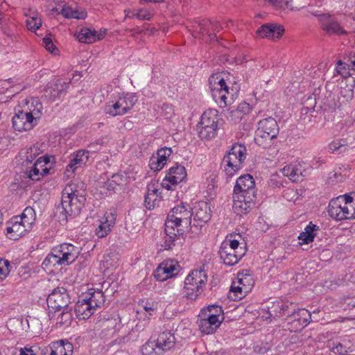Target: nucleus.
<instances>
[{
    "mask_svg": "<svg viewBox=\"0 0 355 355\" xmlns=\"http://www.w3.org/2000/svg\"><path fill=\"white\" fill-rule=\"evenodd\" d=\"M78 186L74 184H69L65 187L62 193L61 207L62 214L65 220L68 217L73 218L79 215L86 201V191L85 189H78Z\"/></svg>",
    "mask_w": 355,
    "mask_h": 355,
    "instance_id": "obj_1",
    "label": "nucleus"
},
{
    "mask_svg": "<svg viewBox=\"0 0 355 355\" xmlns=\"http://www.w3.org/2000/svg\"><path fill=\"white\" fill-rule=\"evenodd\" d=\"M209 83L212 98L220 107H225L234 101L239 87L230 88L220 74L211 76L209 78Z\"/></svg>",
    "mask_w": 355,
    "mask_h": 355,
    "instance_id": "obj_2",
    "label": "nucleus"
},
{
    "mask_svg": "<svg viewBox=\"0 0 355 355\" xmlns=\"http://www.w3.org/2000/svg\"><path fill=\"white\" fill-rule=\"evenodd\" d=\"M246 148L244 145L234 144L224 155L221 166L226 178H232L239 170L246 158Z\"/></svg>",
    "mask_w": 355,
    "mask_h": 355,
    "instance_id": "obj_3",
    "label": "nucleus"
},
{
    "mask_svg": "<svg viewBox=\"0 0 355 355\" xmlns=\"http://www.w3.org/2000/svg\"><path fill=\"white\" fill-rule=\"evenodd\" d=\"M207 276L203 270H193L186 277L183 288L184 296L196 300L204 291Z\"/></svg>",
    "mask_w": 355,
    "mask_h": 355,
    "instance_id": "obj_4",
    "label": "nucleus"
},
{
    "mask_svg": "<svg viewBox=\"0 0 355 355\" xmlns=\"http://www.w3.org/2000/svg\"><path fill=\"white\" fill-rule=\"evenodd\" d=\"M192 208L188 204L181 203L173 207L168 214L165 226L167 227V231L172 230V227L179 229L180 226L189 227L191 223Z\"/></svg>",
    "mask_w": 355,
    "mask_h": 355,
    "instance_id": "obj_5",
    "label": "nucleus"
},
{
    "mask_svg": "<svg viewBox=\"0 0 355 355\" xmlns=\"http://www.w3.org/2000/svg\"><path fill=\"white\" fill-rule=\"evenodd\" d=\"M218 111L209 109L203 112L197 125L198 135L202 139H210L217 135L218 123Z\"/></svg>",
    "mask_w": 355,
    "mask_h": 355,
    "instance_id": "obj_6",
    "label": "nucleus"
},
{
    "mask_svg": "<svg viewBox=\"0 0 355 355\" xmlns=\"http://www.w3.org/2000/svg\"><path fill=\"white\" fill-rule=\"evenodd\" d=\"M138 98L134 93H126L120 96L117 100L107 104L105 112L112 116H123L132 109Z\"/></svg>",
    "mask_w": 355,
    "mask_h": 355,
    "instance_id": "obj_7",
    "label": "nucleus"
},
{
    "mask_svg": "<svg viewBox=\"0 0 355 355\" xmlns=\"http://www.w3.org/2000/svg\"><path fill=\"white\" fill-rule=\"evenodd\" d=\"M49 312H59L70 307L71 298L64 287H58L50 293L46 299Z\"/></svg>",
    "mask_w": 355,
    "mask_h": 355,
    "instance_id": "obj_8",
    "label": "nucleus"
},
{
    "mask_svg": "<svg viewBox=\"0 0 355 355\" xmlns=\"http://www.w3.org/2000/svg\"><path fill=\"white\" fill-rule=\"evenodd\" d=\"M290 315H287V327L290 331L297 332L308 325L311 320V315L305 309L291 308Z\"/></svg>",
    "mask_w": 355,
    "mask_h": 355,
    "instance_id": "obj_9",
    "label": "nucleus"
},
{
    "mask_svg": "<svg viewBox=\"0 0 355 355\" xmlns=\"http://www.w3.org/2000/svg\"><path fill=\"white\" fill-rule=\"evenodd\" d=\"M12 122L15 130L27 131L31 130L37 124V118L33 116L31 112L18 109L15 110Z\"/></svg>",
    "mask_w": 355,
    "mask_h": 355,
    "instance_id": "obj_10",
    "label": "nucleus"
},
{
    "mask_svg": "<svg viewBox=\"0 0 355 355\" xmlns=\"http://www.w3.org/2000/svg\"><path fill=\"white\" fill-rule=\"evenodd\" d=\"M192 216L193 225L202 227L211 219V209L209 204L204 201L196 202L192 208Z\"/></svg>",
    "mask_w": 355,
    "mask_h": 355,
    "instance_id": "obj_11",
    "label": "nucleus"
},
{
    "mask_svg": "<svg viewBox=\"0 0 355 355\" xmlns=\"http://www.w3.org/2000/svg\"><path fill=\"white\" fill-rule=\"evenodd\" d=\"M218 253L224 264L232 266L236 265L244 256L245 250L242 248H240V251L232 250L230 247L227 246V242H225L221 244Z\"/></svg>",
    "mask_w": 355,
    "mask_h": 355,
    "instance_id": "obj_12",
    "label": "nucleus"
},
{
    "mask_svg": "<svg viewBox=\"0 0 355 355\" xmlns=\"http://www.w3.org/2000/svg\"><path fill=\"white\" fill-rule=\"evenodd\" d=\"M318 21L321 28L328 35L346 33V31L340 26L336 18L329 14H320Z\"/></svg>",
    "mask_w": 355,
    "mask_h": 355,
    "instance_id": "obj_13",
    "label": "nucleus"
},
{
    "mask_svg": "<svg viewBox=\"0 0 355 355\" xmlns=\"http://www.w3.org/2000/svg\"><path fill=\"white\" fill-rule=\"evenodd\" d=\"M55 252L58 253L64 265H69L77 259L79 249L71 243H62L55 248Z\"/></svg>",
    "mask_w": 355,
    "mask_h": 355,
    "instance_id": "obj_14",
    "label": "nucleus"
},
{
    "mask_svg": "<svg viewBox=\"0 0 355 355\" xmlns=\"http://www.w3.org/2000/svg\"><path fill=\"white\" fill-rule=\"evenodd\" d=\"M70 82L62 81L57 79L49 83L45 89V95L51 101H55L61 98L69 87Z\"/></svg>",
    "mask_w": 355,
    "mask_h": 355,
    "instance_id": "obj_15",
    "label": "nucleus"
},
{
    "mask_svg": "<svg viewBox=\"0 0 355 355\" xmlns=\"http://www.w3.org/2000/svg\"><path fill=\"white\" fill-rule=\"evenodd\" d=\"M11 223V226L6 228V235L8 239L14 241L23 236L31 229L25 222L19 219V216H14Z\"/></svg>",
    "mask_w": 355,
    "mask_h": 355,
    "instance_id": "obj_16",
    "label": "nucleus"
},
{
    "mask_svg": "<svg viewBox=\"0 0 355 355\" xmlns=\"http://www.w3.org/2000/svg\"><path fill=\"white\" fill-rule=\"evenodd\" d=\"M284 32L283 26L276 24H266L257 31L261 37H266L272 40L279 39Z\"/></svg>",
    "mask_w": 355,
    "mask_h": 355,
    "instance_id": "obj_17",
    "label": "nucleus"
},
{
    "mask_svg": "<svg viewBox=\"0 0 355 355\" xmlns=\"http://www.w3.org/2000/svg\"><path fill=\"white\" fill-rule=\"evenodd\" d=\"M171 148H162L157 152L156 156H153L149 162L150 168L155 171H160L166 163L167 158L172 154Z\"/></svg>",
    "mask_w": 355,
    "mask_h": 355,
    "instance_id": "obj_18",
    "label": "nucleus"
},
{
    "mask_svg": "<svg viewBox=\"0 0 355 355\" xmlns=\"http://www.w3.org/2000/svg\"><path fill=\"white\" fill-rule=\"evenodd\" d=\"M243 280L248 281H252V277L250 275H243V274H238V282L239 284V286H231V294L233 293L234 295V297L233 298L232 296L231 297L234 300H236L237 299H241L244 294L248 293L249 291L251 290L252 284H245L243 283Z\"/></svg>",
    "mask_w": 355,
    "mask_h": 355,
    "instance_id": "obj_19",
    "label": "nucleus"
},
{
    "mask_svg": "<svg viewBox=\"0 0 355 355\" xmlns=\"http://www.w3.org/2000/svg\"><path fill=\"white\" fill-rule=\"evenodd\" d=\"M246 191L257 192L254 180L250 174L240 176L236 180L234 187V193H246Z\"/></svg>",
    "mask_w": 355,
    "mask_h": 355,
    "instance_id": "obj_20",
    "label": "nucleus"
},
{
    "mask_svg": "<svg viewBox=\"0 0 355 355\" xmlns=\"http://www.w3.org/2000/svg\"><path fill=\"white\" fill-rule=\"evenodd\" d=\"M167 227L165 226V233L166 237L164 241V249L171 250L172 248L177 244H182L184 240V230L172 227L170 231L171 234L167 231Z\"/></svg>",
    "mask_w": 355,
    "mask_h": 355,
    "instance_id": "obj_21",
    "label": "nucleus"
},
{
    "mask_svg": "<svg viewBox=\"0 0 355 355\" xmlns=\"http://www.w3.org/2000/svg\"><path fill=\"white\" fill-rule=\"evenodd\" d=\"M95 309L85 297H83L76 303L74 311L79 320H87L94 313Z\"/></svg>",
    "mask_w": 355,
    "mask_h": 355,
    "instance_id": "obj_22",
    "label": "nucleus"
},
{
    "mask_svg": "<svg viewBox=\"0 0 355 355\" xmlns=\"http://www.w3.org/2000/svg\"><path fill=\"white\" fill-rule=\"evenodd\" d=\"M116 218L112 213H106L100 220L98 226L96 229V234L98 238H103L111 231V228L115 223Z\"/></svg>",
    "mask_w": 355,
    "mask_h": 355,
    "instance_id": "obj_23",
    "label": "nucleus"
},
{
    "mask_svg": "<svg viewBox=\"0 0 355 355\" xmlns=\"http://www.w3.org/2000/svg\"><path fill=\"white\" fill-rule=\"evenodd\" d=\"M293 306V303L274 302L271 303V306H268V313L269 317L272 318L279 317L282 315H290L291 309Z\"/></svg>",
    "mask_w": 355,
    "mask_h": 355,
    "instance_id": "obj_24",
    "label": "nucleus"
},
{
    "mask_svg": "<svg viewBox=\"0 0 355 355\" xmlns=\"http://www.w3.org/2000/svg\"><path fill=\"white\" fill-rule=\"evenodd\" d=\"M72 306L65 308L59 312H49L50 320H56V324L69 326L73 319Z\"/></svg>",
    "mask_w": 355,
    "mask_h": 355,
    "instance_id": "obj_25",
    "label": "nucleus"
},
{
    "mask_svg": "<svg viewBox=\"0 0 355 355\" xmlns=\"http://www.w3.org/2000/svg\"><path fill=\"white\" fill-rule=\"evenodd\" d=\"M175 343L174 335L170 331L160 333L156 340V347L162 351L171 349Z\"/></svg>",
    "mask_w": 355,
    "mask_h": 355,
    "instance_id": "obj_26",
    "label": "nucleus"
},
{
    "mask_svg": "<svg viewBox=\"0 0 355 355\" xmlns=\"http://www.w3.org/2000/svg\"><path fill=\"white\" fill-rule=\"evenodd\" d=\"M89 159V150H78L74 157L71 159L66 167V171L74 172L76 168L85 164Z\"/></svg>",
    "mask_w": 355,
    "mask_h": 355,
    "instance_id": "obj_27",
    "label": "nucleus"
},
{
    "mask_svg": "<svg viewBox=\"0 0 355 355\" xmlns=\"http://www.w3.org/2000/svg\"><path fill=\"white\" fill-rule=\"evenodd\" d=\"M167 180L172 185H177L187 178V172L184 166L177 164L171 167L167 173Z\"/></svg>",
    "mask_w": 355,
    "mask_h": 355,
    "instance_id": "obj_28",
    "label": "nucleus"
},
{
    "mask_svg": "<svg viewBox=\"0 0 355 355\" xmlns=\"http://www.w3.org/2000/svg\"><path fill=\"white\" fill-rule=\"evenodd\" d=\"M119 257L118 253L113 250H107L100 263L101 269L106 271L118 266Z\"/></svg>",
    "mask_w": 355,
    "mask_h": 355,
    "instance_id": "obj_29",
    "label": "nucleus"
},
{
    "mask_svg": "<svg viewBox=\"0 0 355 355\" xmlns=\"http://www.w3.org/2000/svg\"><path fill=\"white\" fill-rule=\"evenodd\" d=\"M320 230L319 226L311 221L306 225L304 230L298 236V239L302 241L300 244H309L314 241L316 232Z\"/></svg>",
    "mask_w": 355,
    "mask_h": 355,
    "instance_id": "obj_30",
    "label": "nucleus"
},
{
    "mask_svg": "<svg viewBox=\"0 0 355 355\" xmlns=\"http://www.w3.org/2000/svg\"><path fill=\"white\" fill-rule=\"evenodd\" d=\"M258 129L268 132L272 137H277L279 132V126L274 118L268 117L259 122Z\"/></svg>",
    "mask_w": 355,
    "mask_h": 355,
    "instance_id": "obj_31",
    "label": "nucleus"
},
{
    "mask_svg": "<svg viewBox=\"0 0 355 355\" xmlns=\"http://www.w3.org/2000/svg\"><path fill=\"white\" fill-rule=\"evenodd\" d=\"M276 138L277 137H272L268 132H263L257 128L255 133L254 141L258 146L266 149L273 144V140Z\"/></svg>",
    "mask_w": 355,
    "mask_h": 355,
    "instance_id": "obj_32",
    "label": "nucleus"
},
{
    "mask_svg": "<svg viewBox=\"0 0 355 355\" xmlns=\"http://www.w3.org/2000/svg\"><path fill=\"white\" fill-rule=\"evenodd\" d=\"M342 201L340 198L333 199L328 206V214L334 219L337 220H343L344 214L342 213Z\"/></svg>",
    "mask_w": 355,
    "mask_h": 355,
    "instance_id": "obj_33",
    "label": "nucleus"
},
{
    "mask_svg": "<svg viewBox=\"0 0 355 355\" xmlns=\"http://www.w3.org/2000/svg\"><path fill=\"white\" fill-rule=\"evenodd\" d=\"M85 298L91 305H92V307L95 310L96 308L101 307L105 300L103 293L100 290L89 293Z\"/></svg>",
    "mask_w": 355,
    "mask_h": 355,
    "instance_id": "obj_34",
    "label": "nucleus"
},
{
    "mask_svg": "<svg viewBox=\"0 0 355 355\" xmlns=\"http://www.w3.org/2000/svg\"><path fill=\"white\" fill-rule=\"evenodd\" d=\"M200 318L198 321L199 329L201 333L204 334H211L214 333L220 324L216 323L214 324L211 320H209L205 317H200Z\"/></svg>",
    "mask_w": 355,
    "mask_h": 355,
    "instance_id": "obj_35",
    "label": "nucleus"
},
{
    "mask_svg": "<svg viewBox=\"0 0 355 355\" xmlns=\"http://www.w3.org/2000/svg\"><path fill=\"white\" fill-rule=\"evenodd\" d=\"M79 42L93 43L98 40L97 31L88 28H83L77 35Z\"/></svg>",
    "mask_w": 355,
    "mask_h": 355,
    "instance_id": "obj_36",
    "label": "nucleus"
},
{
    "mask_svg": "<svg viewBox=\"0 0 355 355\" xmlns=\"http://www.w3.org/2000/svg\"><path fill=\"white\" fill-rule=\"evenodd\" d=\"M283 174L285 176L295 182H301L302 178V173L300 168L297 166L289 165L286 166L283 168Z\"/></svg>",
    "mask_w": 355,
    "mask_h": 355,
    "instance_id": "obj_37",
    "label": "nucleus"
},
{
    "mask_svg": "<svg viewBox=\"0 0 355 355\" xmlns=\"http://www.w3.org/2000/svg\"><path fill=\"white\" fill-rule=\"evenodd\" d=\"M233 209L237 215L247 214L254 207V206H252L250 200L248 201L249 204H247L246 202H243V200H239L236 198H233Z\"/></svg>",
    "mask_w": 355,
    "mask_h": 355,
    "instance_id": "obj_38",
    "label": "nucleus"
},
{
    "mask_svg": "<svg viewBox=\"0 0 355 355\" xmlns=\"http://www.w3.org/2000/svg\"><path fill=\"white\" fill-rule=\"evenodd\" d=\"M211 26H212L211 21L203 19L199 21L197 26H195V31L201 34H207L210 40H214L216 37V35L211 33Z\"/></svg>",
    "mask_w": 355,
    "mask_h": 355,
    "instance_id": "obj_39",
    "label": "nucleus"
},
{
    "mask_svg": "<svg viewBox=\"0 0 355 355\" xmlns=\"http://www.w3.org/2000/svg\"><path fill=\"white\" fill-rule=\"evenodd\" d=\"M44 166L42 158H38L31 169L26 172L27 177L33 181L40 180L41 179V168Z\"/></svg>",
    "mask_w": 355,
    "mask_h": 355,
    "instance_id": "obj_40",
    "label": "nucleus"
},
{
    "mask_svg": "<svg viewBox=\"0 0 355 355\" xmlns=\"http://www.w3.org/2000/svg\"><path fill=\"white\" fill-rule=\"evenodd\" d=\"M329 148L331 153L341 154L348 150V144L346 139H336L329 144Z\"/></svg>",
    "mask_w": 355,
    "mask_h": 355,
    "instance_id": "obj_41",
    "label": "nucleus"
},
{
    "mask_svg": "<svg viewBox=\"0 0 355 355\" xmlns=\"http://www.w3.org/2000/svg\"><path fill=\"white\" fill-rule=\"evenodd\" d=\"M354 97V90L352 88L346 86L342 87L338 97L339 107L349 103Z\"/></svg>",
    "mask_w": 355,
    "mask_h": 355,
    "instance_id": "obj_42",
    "label": "nucleus"
},
{
    "mask_svg": "<svg viewBox=\"0 0 355 355\" xmlns=\"http://www.w3.org/2000/svg\"><path fill=\"white\" fill-rule=\"evenodd\" d=\"M35 218L36 214L35 210L31 207H26L21 216H19V219L25 222L28 227H31Z\"/></svg>",
    "mask_w": 355,
    "mask_h": 355,
    "instance_id": "obj_43",
    "label": "nucleus"
},
{
    "mask_svg": "<svg viewBox=\"0 0 355 355\" xmlns=\"http://www.w3.org/2000/svg\"><path fill=\"white\" fill-rule=\"evenodd\" d=\"M233 198H236L239 200H243V202H246L247 204H249L248 201L252 202V206H255V202L257 200V192H250L246 191V193H234Z\"/></svg>",
    "mask_w": 355,
    "mask_h": 355,
    "instance_id": "obj_44",
    "label": "nucleus"
},
{
    "mask_svg": "<svg viewBox=\"0 0 355 355\" xmlns=\"http://www.w3.org/2000/svg\"><path fill=\"white\" fill-rule=\"evenodd\" d=\"M61 257L59 256L58 253L55 252V248H53L51 253H49L46 259L44 261V264L46 266L47 265H52L53 266L58 265V266H62L64 263H62V261L61 260Z\"/></svg>",
    "mask_w": 355,
    "mask_h": 355,
    "instance_id": "obj_45",
    "label": "nucleus"
},
{
    "mask_svg": "<svg viewBox=\"0 0 355 355\" xmlns=\"http://www.w3.org/2000/svg\"><path fill=\"white\" fill-rule=\"evenodd\" d=\"M154 277L157 281L163 282L166 280L168 278H171V276L169 275L168 272V269H166L163 263H162L155 270L154 272Z\"/></svg>",
    "mask_w": 355,
    "mask_h": 355,
    "instance_id": "obj_46",
    "label": "nucleus"
},
{
    "mask_svg": "<svg viewBox=\"0 0 355 355\" xmlns=\"http://www.w3.org/2000/svg\"><path fill=\"white\" fill-rule=\"evenodd\" d=\"M10 263L8 260L0 258V282L3 281L9 275Z\"/></svg>",
    "mask_w": 355,
    "mask_h": 355,
    "instance_id": "obj_47",
    "label": "nucleus"
},
{
    "mask_svg": "<svg viewBox=\"0 0 355 355\" xmlns=\"http://www.w3.org/2000/svg\"><path fill=\"white\" fill-rule=\"evenodd\" d=\"M42 26V20L40 17H32L26 20L27 28L31 31L35 32Z\"/></svg>",
    "mask_w": 355,
    "mask_h": 355,
    "instance_id": "obj_48",
    "label": "nucleus"
},
{
    "mask_svg": "<svg viewBox=\"0 0 355 355\" xmlns=\"http://www.w3.org/2000/svg\"><path fill=\"white\" fill-rule=\"evenodd\" d=\"M166 269H168V272L171 277H174L179 271L178 263L174 260H168L162 262Z\"/></svg>",
    "mask_w": 355,
    "mask_h": 355,
    "instance_id": "obj_49",
    "label": "nucleus"
},
{
    "mask_svg": "<svg viewBox=\"0 0 355 355\" xmlns=\"http://www.w3.org/2000/svg\"><path fill=\"white\" fill-rule=\"evenodd\" d=\"M159 199L153 196V194L146 193L144 199V205L146 209L150 210L155 208L157 205Z\"/></svg>",
    "mask_w": 355,
    "mask_h": 355,
    "instance_id": "obj_50",
    "label": "nucleus"
},
{
    "mask_svg": "<svg viewBox=\"0 0 355 355\" xmlns=\"http://www.w3.org/2000/svg\"><path fill=\"white\" fill-rule=\"evenodd\" d=\"M40 351V348L38 346H31L27 345L25 347L20 348L19 355H38Z\"/></svg>",
    "mask_w": 355,
    "mask_h": 355,
    "instance_id": "obj_51",
    "label": "nucleus"
},
{
    "mask_svg": "<svg viewBox=\"0 0 355 355\" xmlns=\"http://www.w3.org/2000/svg\"><path fill=\"white\" fill-rule=\"evenodd\" d=\"M210 312L211 311L207 307H205L200 311L199 317H205L209 320H211L213 322L214 324L216 323H219V324H220L222 322V320L217 318L215 315Z\"/></svg>",
    "mask_w": 355,
    "mask_h": 355,
    "instance_id": "obj_52",
    "label": "nucleus"
},
{
    "mask_svg": "<svg viewBox=\"0 0 355 355\" xmlns=\"http://www.w3.org/2000/svg\"><path fill=\"white\" fill-rule=\"evenodd\" d=\"M155 347L156 344L154 342L148 341L141 347V352L143 355H157Z\"/></svg>",
    "mask_w": 355,
    "mask_h": 355,
    "instance_id": "obj_53",
    "label": "nucleus"
},
{
    "mask_svg": "<svg viewBox=\"0 0 355 355\" xmlns=\"http://www.w3.org/2000/svg\"><path fill=\"white\" fill-rule=\"evenodd\" d=\"M106 143L105 138L102 137L88 146L89 152L95 153L101 150V147Z\"/></svg>",
    "mask_w": 355,
    "mask_h": 355,
    "instance_id": "obj_54",
    "label": "nucleus"
},
{
    "mask_svg": "<svg viewBox=\"0 0 355 355\" xmlns=\"http://www.w3.org/2000/svg\"><path fill=\"white\" fill-rule=\"evenodd\" d=\"M243 116H244L243 114H242L236 108L231 110L229 113L230 119L234 123H237L240 122L243 119Z\"/></svg>",
    "mask_w": 355,
    "mask_h": 355,
    "instance_id": "obj_55",
    "label": "nucleus"
},
{
    "mask_svg": "<svg viewBox=\"0 0 355 355\" xmlns=\"http://www.w3.org/2000/svg\"><path fill=\"white\" fill-rule=\"evenodd\" d=\"M131 17H136L141 20H150L152 18V14L146 10H139L133 13Z\"/></svg>",
    "mask_w": 355,
    "mask_h": 355,
    "instance_id": "obj_56",
    "label": "nucleus"
},
{
    "mask_svg": "<svg viewBox=\"0 0 355 355\" xmlns=\"http://www.w3.org/2000/svg\"><path fill=\"white\" fill-rule=\"evenodd\" d=\"M101 191H107L109 192H116L117 189L116 184H114L110 179H108L106 182H103L102 186H100Z\"/></svg>",
    "mask_w": 355,
    "mask_h": 355,
    "instance_id": "obj_57",
    "label": "nucleus"
},
{
    "mask_svg": "<svg viewBox=\"0 0 355 355\" xmlns=\"http://www.w3.org/2000/svg\"><path fill=\"white\" fill-rule=\"evenodd\" d=\"M155 184H157V183H151L149 184L147 187V191L146 193L150 194H153V196L157 198L158 199H161V193L162 192L159 191V189L155 187Z\"/></svg>",
    "mask_w": 355,
    "mask_h": 355,
    "instance_id": "obj_58",
    "label": "nucleus"
},
{
    "mask_svg": "<svg viewBox=\"0 0 355 355\" xmlns=\"http://www.w3.org/2000/svg\"><path fill=\"white\" fill-rule=\"evenodd\" d=\"M155 184H157V183H151L149 184L147 187V191L146 193L150 194H153V196L157 198L158 199H161V193L162 192L159 191V189L155 187Z\"/></svg>",
    "mask_w": 355,
    "mask_h": 355,
    "instance_id": "obj_59",
    "label": "nucleus"
},
{
    "mask_svg": "<svg viewBox=\"0 0 355 355\" xmlns=\"http://www.w3.org/2000/svg\"><path fill=\"white\" fill-rule=\"evenodd\" d=\"M207 307L211 311L210 313H212L214 315H215L217 318H219V317L221 316L222 317L221 320H223V311L220 306L216 305V304H211V305H209Z\"/></svg>",
    "mask_w": 355,
    "mask_h": 355,
    "instance_id": "obj_60",
    "label": "nucleus"
},
{
    "mask_svg": "<svg viewBox=\"0 0 355 355\" xmlns=\"http://www.w3.org/2000/svg\"><path fill=\"white\" fill-rule=\"evenodd\" d=\"M42 43L45 49L51 53H53L55 50H58L55 46L53 44L51 39L49 37H44L43 39Z\"/></svg>",
    "mask_w": 355,
    "mask_h": 355,
    "instance_id": "obj_61",
    "label": "nucleus"
},
{
    "mask_svg": "<svg viewBox=\"0 0 355 355\" xmlns=\"http://www.w3.org/2000/svg\"><path fill=\"white\" fill-rule=\"evenodd\" d=\"M110 180L114 182V184H116L117 187L123 184L125 180V177L123 175L119 173L112 175Z\"/></svg>",
    "mask_w": 355,
    "mask_h": 355,
    "instance_id": "obj_62",
    "label": "nucleus"
},
{
    "mask_svg": "<svg viewBox=\"0 0 355 355\" xmlns=\"http://www.w3.org/2000/svg\"><path fill=\"white\" fill-rule=\"evenodd\" d=\"M60 13L61 15H63V17H64L65 18H67V19H71V16H72V8L67 5V4H64L62 7V9L60 12Z\"/></svg>",
    "mask_w": 355,
    "mask_h": 355,
    "instance_id": "obj_63",
    "label": "nucleus"
},
{
    "mask_svg": "<svg viewBox=\"0 0 355 355\" xmlns=\"http://www.w3.org/2000/svg\"><path fill=\"white\" fill-rule=\"evenodd\" d=\"M236 109H238L245 116L250 112L251 107L249 103L244 101L240 103Z\"/></svg>",
    "mask_w": 355,
    "mask_h": 355,
    "instance_id": "obj_64",
    "label": "nucleus"
}]
</instances>
